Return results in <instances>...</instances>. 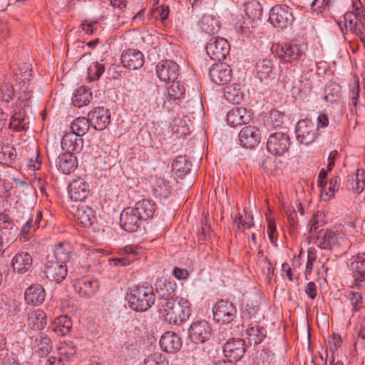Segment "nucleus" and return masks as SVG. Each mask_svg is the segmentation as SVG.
I'll return each instance as SVG.
<instances>
[{
  "label": "nucleus",
  "mask_w": 365,
  "mask_h": 365,
  "mask_svg": "<svg viewBox=\"0 0 365 365\" xmlns=\"http://www.w3.org/2000/svg\"><path fill=\"white\" fill-rule=\"evenodd\" d=\"M32 348L40 357L47 356L52 349L50 338L45 333L40 332L33 340Z\"/></svg>",
  "instance_id": "nucleus-30"
},
{
  "label": "nucleus",
  "mask_w": 365,
  "mask_h": 365,
  "mask_svg": "<svg viewBox=\"0 0 365 365\" xmlns=\"http://www.w3.org/2000/svg\"><path fill=\"white\" fill-rule=\"evenodd\" d=\"M256 314V309L255 306L250 305L248 304L242 305L241 308V318L242 320V326H245V322L250 319L252 316Z\"/></svg>",
  "instance_id": "nucleus-63"
},
{
  "label": "nucleus",
  "mask_w": 365,
  "mask_h": 365,
  "mask_svg": "<svg viewBox=\"0 0 365 365\" xmlns=\"http://www.w3.org/2000/svg\"><path fill=\"white\" fill-rule=\"evenodd\" d=\"M205 50L211 59L221 61L229 54L230 47L226 39L213 37L207 43Z\"/></svg>",
  "instance_id": "nucleus-7"
},
{
  "label": "nucleus",
  "mask_w": 365,
  "mask_h": 365,
  "mask_svg": "<svg viewBox=\"0 0 365 365\" xmlns=\"http://www.w3.org/2000/svg\"><path fill=\"white\" fill-rule=\"evenodd\" d=\"M104 65L98 62L93 63L88 68V79L95 81L100 78L104 72Z\"/></svg>",
  "instance_id": "nucleus-56"
},
{
  "label": "nucleus",
  "mask_w": 365,
  "mask_h": 365,
  "mask_svg": "<svg viewBox=\"0 0 365 365\" xmlns=\"http://www.w3.org/2000/svg\"><path fill=\"white\" fill-rule=\"evenodd\" d=\"M133 208L143 220H146L153 217L157 207L152 200L149 199H143L137 202L135 207Z\"/></svg>",
  "instance_id": "nucleus-34"
},
{
  "label": "nucleus",
  "mask_w": 365,
  "mask_h": 365,
  "mask_svg": "<svg viewBox=\"0 0 365 365\" xmlns=\"http://www.w3.org/2000/svg\"><path fill=\"white\" fill-rule=\"evenodd\" d=\"M309 84V81L307 80L305 82L302 79V76L299 78L294 79L292 81V95L295 97L299 96L302 97L304 93H306L307 87V86Z\"/></svg>",
  "instance_id": "nucleus-57"
},
{
  "label": "nucleus",
  "mask_w": 365,
  "mask_h": 365,
  "mask_svg": "<svg viewBox=\"0 0 365 365\" xmlns=\"http://www.w3.org/2000/svg\"><path fill=\"white\" fill-rule=\"evenodd\" d=\"M346 296L352 306V312H358L360 311L362 304L361 294L357 292L351 291L347 293Z\"/></svg>",
  "instance_id": "nucleus-59"
},
{
  "label": "nucleus",
  "mask_w": 365,
  "mask_h": 365,
  "mask_svg": "<svg viewBox=\"0 0 365 365\" xmlns=\"http://www.w3.org/2000/svg\"><path fill=\"white\" fill-rule=\"evenodd\" d=\"M263 331L264 329L262 328H260L257 325L248 327L247 329V334L248 336L249 341L254 344H260L264 338Z\"/></svg>",
  "instance_id": "nucleus-52"
},
{
  "label": "nucleus",
  "mask_w": 365,
  "mask_h": 365,
  "mask_svg": "<svg viewBox=\"0 0 365 365\" xmlns=\"http://www.w3.org/2000/svg\"><path fill=\"white\" fill-rule=\"evenodd\" d=\"M261 133L259 129L254 125L243 128L239 133L240 144L247 148L256 147L260 142Z\"/></svg>",
  "instance_id": "nucleus-19"
},
{
  "label": "nucleus",
  "mask_w": 365,
  "mask_h": 365,
  "mask_svg": "<svg viewBox=\"0 0 365 365\" xmlns=\"http://www.w3.org/2000/svg\"><path fill=\"white\" fill-rule=\"evenodd\" d=\"M199 26L202 32L213 34L220 30V21L215 16L210 14H205L199 21Z\"/></svg>",
  "instance_id": "nucleus-38"
},
{
  "label": "nucleus",
  "mask_w": 365,
  "mask_h": 365,
  "mask_svg": "<svg viewBox=\"0 0 365 365\" xmlns=\"http://www.w3.org/2000/svg\"><path fill=\"white\" fill-rule=\"evenodd\" d=\"M153 195L159 199H166L170 195L169 182L161 178H155L152 185Z\"/></svg>",
  "instance_id": "nucleus-39"
},
{
  "label": "nucleus",
  "mask_w": 365,
  "mask_h": 365,
  "mask_svg": "<svg viewBox=\"0 0 365 365\" xmlns=\"http://www.w3.org/2000/svg\"><path fill=\"white\" fill-rule=\"evenodd\" d=\"M359 83H354L351 87L350 91V99L351 102L352 107L350 108V112L351 113H356V106L358 104V100L359 97Z\"/></svg>",
  "instance_id": "nucleus-62"
},
{
  "label": "nucleus",
  "mask_w": 365,
  "mask_h": 365,
  "mask_svg": "<svg viewBox=\"0 0 365 365\" xmlns=\"http://www.w3.org/2000/svg\"><path fill=\"white\" fill-rule=\"evenodd\" d=\"M347 187L356 193L362 192L365 187V171L358 168L355 175L348 176Z\"/></svg>",
  "instance_id": "nucleus-36"
},
{
  "label": "nucleus",
  "mask_w": 365,
  "mask_h": 365,
  "mask_svg": "<svg viewBox=\"0 0 365 365\" xmlns=\"http://www.w3.org/2000/svg\"><path fill=\"white\" fill-rule=\"evenodd\" d=\"M191 304L184 298H176L170 302L164 301L158 308L163 319L170 324L181 325L191 314Z\"/></svg>",
  "instance_id": "nucleus-1"
},
{
  "label": "nucleus",
  "mask_w": 365,
  "mask_h": 365,
  "mask_svg": "<svg viewBox=\"0 0 365 365\" xmlns=\"http://www.w3.org/2000/svg\"><path fill=\"white\" fill-rule=\"evenodd\" d=\"M91 125L98 130L105 129L110 122V113L108 109L104 107H97L88 113Z\"/></svg>",
  "instance_id": "nucleus-21"
},
{
  "label": "nucleus",
  "mask_w": 365,
  "mask_h": 365,
  "mask_svg": "<svg viewBox=\"0 0 365 365\" xmlns=\"http://www.w3.org/2000/svg\"><path fill=\"white\" fill-rule=\"evenodd\" d=\"M46 292L40 284H32L28 287L24 293L25 301L28 304L38 306L45 300Z\"/></svg>",
  "instance_id": "nucleus-29"
},
{
  "label": "nucleus",
  "mask_w": 365,
  "mask_h": 365,
  "mask_svg": "<svg viewBox=\"0 0 365 365\" xmlns=\"http://www.w3.org/2000/svg\"><path fill=\"white\" fill-rule=\"evenodd\" d=\"M156 73L161 81L177 80L179 76V66L170 60L162 61L156 66Z\"/></svg>",
  "instance_id": "nucleus-18"
},
{
  "label": "nucleus",
  "mask_w": 365,
  "mask_h": 365,
  "mask_svg": "<svg viewBox=\"0 0 365 365\" xmlns=\"http://www.w3.org/2000/svg\"><path fill=\"white\" fill-rule=\"evenodd\" d=\"M282 122L281 113L276 110H270L264 118V125L267 129L278 128L282 124Z\"/></svg>",
  "instance_id": "nucleus-47"
},
{
  "label": "nucleus",
  "mask_w": 365,
  "mask_h": 365,
  "mask_svg": "<svg viewBox=\"0 0 365 365\" xmlns=\"http://www.w3.org/2000/svg\"><path fill=\"white\" fill-rule=\"evenodd\" d=\"M30 92L26 90L22 91L18 101L16 103V107L20 110H23L29 106L31 99Z\"/></svg>",
  "instance_id": "nucleus-64"
},
{
  "label": "nucleus",
  "mask_w": 365,
  "mask_h": 365,
  "mask_svg": "<svg viewBox=\"0 0 365 365\" xmlns=\"http://www.w3.org/2000/svg\"><path fill=\"white\" fill-rule=\"evenodd\" d=\"M189 338L195 344H203L212 334V327L205 320H198L191 324L188 329Z\"/></svg>",
  "instance_id": "nucleus-8"
},
{
  "label": "nucleus",
  "mask_w": 365,
  "mask_h": 365,
  "mask_svg": "<svg viewBox=\"0 0 365 365\" xmlns=\"http://www.w3.org/2000/svg\"><path fill=\"white\" fill-rule=\"evenodd\" d=\"M235 223L237 225V229L242 232H244L246 229H250L255 225L252 215L246 211H245V216H240L238 219H236Z\"/></svg>",
  "instance_id": "nucleus-54"
},
{
  "label": "nucleus",
  "mask_w": 365,
  "mask_h": 365,
  "mask_svg": "<svg viewBox=\"0 0 365 365\" xmlns=\"http://www.w3.org/2000/svg\"><path fill=\"white\" fill-rule=\"evenodd\" d=\"M58 351L61 356L67 359H72L76 353V345L73 341H64L61 342Z\"/></svg>",
  "instance_id": "nucleus-51"
},
{
  "label": "nucleus",
  "mask_w": 365,
  "mask_h": 365,
  "mask_svg": "<svg viewBox=\"0 0 365 365\" xmlns=\"http://www.w3.org/2000/svg\"><path fill=\"white\" fill-rule=\"evenodd\" d=\"M272 63L269 58L259 59L255 64L256 72L259 78L262 80L267 78L272 70Z\"/></svg>",
  "instance_id": "nucleus-49"
},
{
  "label": "nucleus",
  "mask_w": 365,
  "mask_h": 365,
  "mask_svg": "<svg viewBox=\"0 0 365 365\" xmlns=\"http://www.w3.org/2000/svg\"><path fill=\"white\" fill-rule=\"evenodd\" d=\"M246 15L251 19H259L262 14V5L255 0H250L244 4Z\"/></svg>",
  "instance_id": "nucleus-45"
},
{
  "label": "nucleus",
  "mask_w": 365,
  "mask_h": 365,
  "mask_svg": "<svg viewBox=\"0 0 365 365\" xmlns=\"http://www.w3.org/2000/svg\"><path fill=\"white\" fill-rule=\"evenodd\" d=\"M344 24L341 22H338L340 29L342 34L344 35L346 34L348 27L350 31L358 36L360 40L365 43V27L364 22L360 21L354 19L353 11H347L344 15Z\"/></svg>",
  "instance_id": "nucleus-10"
},
{
  "label": "nucleus",
  "mask_w": 365,
  "mask_h": 365,
  "mask_svg": "<svg viewBox=\"0 0 365 365\" xmlns=\"http://www.w3.org/2000/svg\"><path fill=\"white\" fill-rule=\"evenodd\" d=\"M144 365H169L165 356L160 352L150 353L145 356Z\"/></svg>",
  "instance_id": "nucleus-53"
},
{
  "label": "nucleus",
  "mask_w": 365,
  "mask_h": 365,
  "mask_svg": "<svg viewBox=\"0 0 365 365\" xmlns=\"http://www.w3.org/2000/svg\"><path fill=\"white\" fill-rule=\"evenodd\" d=\"M351 269L357 275H361V279L365 277V252L357 254L351 262Z\"/></svg>",
  "instance_id": "nucleus-50"
},
{
  "label": "nucleus",
  "mask_w": 365,
  "mask_h": 365,
  "mask_svg": "<svg viewBox=\"0 0 365 365\" xmlns=\"http://www.w3.org/2000/svg\"><path fill=\"white\" fill-rule=\"evenodd\" d=\"M341 179L336 175L329 180L328 184L326 182L324 186L321 188V199L323 201H329L334 197V194L339 189Z\"/></svg>",
  "instance_id": "nucleus-37"
},
{
  "label": "nucleus",
  "mask_w": 365,
  "mask_h": 365,
  "mask_svg": "<svg viewBox=\"0 0 365 365\" xmlns=\"http://www.w3.org/2000/svg\"><path fill=\"white\" fill-rule=\"evenodd\" d=\"M190 163L183 156H178L172 164L173 170L180 175H185L190 169Z\"/></svg>",
  "instance_id": "nucleus-55"
},
{
  "label": "nucleus",
  "mask_w": 365,
  "mask_h": 365,
  "mask_svg": "<svg viewBox=\"0 0 365 365\" xmlns=\"http://www.w3.org/2000/svg\"><path fill=\"white\" fill-rule=\"evenodd\" d=\"M73 323L70 317L66 315L57 317L51 324L52 331L58 336H65L70 333Z\"/></svg>",
  "instance_id": "nucleus-32"
},
{
  "label": "nucleus",
  "mask_w": 365,
  "mask_h": 365,
  "mask_svg": "<svg viewBox=\"0 0 365 365\" xmlns=\"http://www.w3.org/2000/svg\"><path fill=\"white\" fill-rule=\"evenodd\" d=\"M31 65L27 63L14 65L13 72L16 79L21 81L29 80L31 76Z\"/></svg>",
  "instance_id": "nucleus-46"
},
{
  "label": "nucleus",
  "mask_w": 365,
  "mask_h": 365,
  "mask_svg": "<svg viewBox=\"0 0 365 365\" xmlns=\"http://www.w3.org/2000/svg\"><path fill=\"white\" fill-rule=\"evenodd\" d=\"M305 50L304 45L291 41L282 45L277 53L279 58L284 61L292 63L300 60L305 54Z\"/></svg>",
  "instance_id": "nucleus-11"
},
{
  "label": "nucleus",
  "mask_w": 365,
  "mask_h": 365,
  "mask_svg": "<svg viewBox=\"0 0 365 365\" xmlns=\"http://www.w3.org/2000/svg\"><path fill=\"white\" fill-rule=\"evenodd\" d=\"M182 344L180 336L173 331L165 332L160 339L161 349L169 354L178 352L181 349Z\"/></svg>",
  "instance_id": "nucleus-24"
},
{
  "label": "nucleus",
  "mask_w": 365,
  "mask_h": 365,
  "mask_svg": "<svg viewBox=\"0 0 365 365\" xmlns=\"http://www.w3.org/2000/svg\"><path fill=\"white\" fill-rule=\"evenodd\" d=\"M347 235L344 225L338 224L329 229H322L317 232L316 244L323 250H332L341 246Z\"/></svg>",
  "instance_id": "nucleus-3"
},
{
  "label": "nucleus",
  "mask_w": 365,
  "mask_h": 365,
  "mask_svg": "<svg viewBox=\"0 0 365 365\" xmlns=\"http://www.w3.org/2000/svg\"><path fill=\"white\" fill-rule=\"evenodd\" d=\"M225 97L234 104L239 103L243 98V93L237 85L232 84L225 88Z\"/></svg>",
  "instance_id": "nucleus-48"
},
{
  "label": "nucleus",
  "mask_w": 365,
  "mask_h": 365,
  "mask_svg": "<svg viewBox=\"0 0 365 365\" xmlns=\"http://www.w3.org/2000/svg\"><path fill=\"white\" fill-rule=\"evenodd\" d=\"M143 220L133 207H127L120 214V225L126 232H133L138 230Z\"/></svg>",
  "instance_id": "nucleus-15"
},
{
  "label": "nucleus",
  "mask_w": 365,
  "mask_h": 365,
  "mask_svg": "<svg viewBox=\"0 0 365 365\" xmlns=\"http://www.w3.org/2000/svg\"><path fill=\"white\" fill-rule=\"evenodd\" d=\"M55 261L66 264L71 257V247L68 242H58L53 249Z\"/></svg>",
  "instance_id": "nucleus-40"
},
{
  "label": "nucleus",
  "mask_w": 365,
  "mask_h": 365,
  "mask_svg": "<svg viewBox=\"0 0 365 365\" xmlns=\"http://www.w3.org/2000/svg\"><path fill=\"white\" fill-rule=\"evenodd\" d=\"M175 284L167 280H160L156 284V292L158 294V308L160 307L164 301L174 300Z\"/></svg>",
  "instance_id": "nucleus-28"
},
{
  "label": "nucleus",
  "mask_w": 365,
  "mask_h": 365,
  "mask_svg": "<svg viewBox=\"0 0 365 365\" xmlns=\"http://www.w3.org/2000/svg\"><path fill=\"white\" fill-rule=\"evenodd\" d=\"M269 20L274 27L283 29L292 26L294 18L289 7L276 5L269 11Z\"/></svg>",
  "instance_id": "nucleus-4"
},
{
  "label": "nucleus",
  "mask_w": 365,
  "mask_h": 365,
  "mask_svg": "<svg viewBox=\"0 0 365 365\" xmlns=\"http://www.w3.org/2000/svg\"><path fill=\"white\" fill-rule=\"evenodd\" d=\"M127 300L132 309L143 312L154 304L155 295L151 287L135 286L127 294Z\"/></svg>",
  "instance_id": "nucleus-2"
},
{
  "label": "nucleus",
  "mask_w": 365,
  "mask_h": 365,
  "mask_svg": "<svg viewBox=\"0 0 365 365\" xmlns=\"http://www.w3.org/2000/svg\"><path fill=\"white\" fill-rule=\"evenodd\" d=\"M47 325V315L40 309L29 311L26 317V326L29 332L43 330Z\"/></svg>",
  "instance_id": "nucleus-22"
},
{
  "label": "nucleus",
  "mask_w": 365,
  "mask_h": 365,
  "mask_svg": "<svg viewBox=\"0 0 365 365\" xmlns=\"http://www.w3.org/2000/svg\"><path fill=\"white\" fill-rule=\"evenodd\" d=\"M122 256L119 257H113L110 259L115 266H127L130 264L135 260V256L138 254V250L134 247L128 245L120 251Z\"/></svg>",
  "instance_id": "nucleus-33"
},
{
  "label": "nucleus",
  "mask_w": 365,
  "mask_h": 365,
  "mask_svg": "<svg viewBox=\"0 0 365 365\" xmlns=\"http://www.w3.org/2000/svg\"><path fill=\"white\" fill-rule=\"evenodd\" d=\"M74 287L76 291L82 297H91L93 296L99 287L97 279L91 277H84L78 279Z\"/></svg>",
  "instance_id": "nucleus-23"
},
{
  "label": "nucleus",
  "mask_w": 365,
  "mask_h": 365,
  "mask_svg": "<svg viewBox=\"0 0 365 365\" xmlns=\"http://www.w3.org/2000/svg\"><path fill=\"white\" fill-rule=\"evenodd\" d=\"M33 259L31 255L27 252L21 251L16 253L11 260V267L15 272L24 274L31 267Z\"/></svg>",
  "instance_id": "nucleus-26"
},
{
  "label": "nucleus",
  "mask_w": 365,
  "mask_h": 365,
  "mask_svg": "<svg viewBox=\"0 0 365 365\" xmlns=\"http://www.w3.org/2000/svg\"><path fill=\"white\" fill-rule=\"evenodd\" d=\"M150 15L151 17L160 19L161 21L167 19L169 15V9L167 6H158L151 10Z\"/></svg>",
  "instance_id": "nucleus-61"
},
{
  "label": "nucleus",
  "mask_w": 365,
  "mask_h": 365,
  "mask_svg": "<svg viewBox=\"0 0 365 365\" xmlns=\"http://www.w3.org/2000/svg\"><path fill=\"white\" fill-rule=\"evenodd\" d=\"M44 272L47 279L58 284L62 282L68 274L67 267L65 264L60 263L48 257L45 262Z\"/></svg>",
  "instance_id": "nucleus-13"
},
{
  "label": "nucleus",
  "mask_w": 365,
  "mask_h": 365,
  "mask_svg": "<svg viewBox=\"0 0 365 365\" xmlns=\"http://www.w3.org/2000/svg\"><path fill=\"white\" fill-rule=\"evenodd\" d=\"M172 84L167 88L168 101L170 104H178L181 98L184 97L185 88L180 81H172Z\"/></svg>",
  "instance_id": "nucleus-35"
},
{
  "label": "nucleus",
  "mask_w": 365,
  "mask_h": 365,
  "mask_svg": "<svg viewBox=\"0 0 365 365\" xmlns=\"http://www.w3.org/2000/svg\"><path fill=\"white\" fill-rule=\"evenodd\" d=\"M90 192L88 183L82 178H74L68 186L69 197L73 201L83 202Z\"/></svg>",
  "instance_id": "nucleus-14"
},
{
  "label": "nucleus",
  "mask_w": 365,
  "mask_h": 365,
  "mask_svg": "<svg viewBox=\"0 0 365 365\" xmlns=\"http://www.w3.org/2000/svg\"><path fill=\"white\" fill-rule=\"evenodd\" d=\"M251 120V115L245 108H232L227 114V122L232 127L242 124H248Z\"/></svg>",
  "instance_id": "nucleus-25"
},
{
  "label": "nucleus",
  "mask_w": 365,
  "mask_h": 365,
  "mask_svg": "<svg viewBox=\"0 0 365 365\" xmlns=\"http://www.w3.org/2000/svg\"><path fill=\"white\" fill-rule=\"evenodd\" d=\"M290 145V138L287 133L275 132L269 135L267 149L272 155H282L289 150Z\"/></svg>",
  "instance_id": "nucleus-5"
},
{
  "label": "nucleus",
  "mask_w": 365,
  "mask_h": 365,
  "mask_svg": "<svg viewBox=\"0 0 365 365\" xmlns=\"http://www.w3.org/2000/svg\"><path fill=\"white\" fill-rule=\"evenodd\" d=\"M91 125V122H90L89 117H78L71 123V132L78 134V135L82 137L87 133Z\"/></svg>",
  "instance_id": "nucleus-43"
},
{
  "label": "nucleus",
  "mask_w": 365,
  "mask_h": 365,
  "mask_svg": "<svg viewBox=\"0 0 365 365\" xmlns=\"http://www.w3.org/2000/svg\"><path fill=\"white\" fill-rule=\"evenodd\" d=\"M120 61L123 66L129 70L139 69L145 63L143 53L133 48L125 50L122 53Z\"/></svg>",
  "instance_id": "nucleus-20"
},
{
  "label": "nucleus",
  "mask_w": 365,
  "mask_h": 365,
  "mask_svg": "<svg viewBox=\"0 0 365 365\" xmlns=\"http://www.w3.org/2000/svg\"><path fill=\"white\" fill-rule=\"evenodd\" d=\"M211 81L217 85H225L232 78L230 66L225 63L213 64L209 70Z\"/></svg>",
  "instance_id": "nucleus-17"
},
{
  "label": "nucleus",
  "mask_w": 365,
  "mask_h": 365,
  "mask_svg": "<svg viewBox=\"0 0 365 365\" xmlns=\"http://www.w3.org/2000/svg\"><path fill=\"white\" fill-rule=\"evenodd\" d=\"M295 133L297 141L306 145L312 143L318 136L316 125L309 119L300 120L297 123Z\"/></svg>",
  "instance_id": "nucleus-6"
},
{
  "label": "nucleus",
  "mask_w": 365,
  "mask_h": 365,
  "mask_svg": "<svg viewBox=\"0 0 365 365\" xmlns=\"http://www.w3.org/2000/svg\"><path fill=\"white\" fill-rule=\"evenodd\" d=\"M224 356L229 361L234 362L240 361L245 353V343L243 339L232 338L229 339L223 345Z\"/></svg>",
  "instance_id": "nucleus-12"
},
{
  "label": "nucleus",
  "mask_w": 365,
  "mask_h": 365,
  "mask_svg": "<svg viewBox=\"0 0 365 365\" xmlns=\"http://www.w3.org/2000/svg\"><path fill=\"white\" fill-rule=\"evenodd\" d=\"M77 166L78 160L74 153L66 152L58 158V168L63 174H70L77 168Z\"/></svg>",
  "instance_id": "nucleus-31"
},
{
  "label": "nucleus",
  "mask_w": 365,
  "mask_h": 365,
  "mask_svg": "<svg viewBox=\"0 0 365 365\" xmlns=\"http://www.w3.org/2000/svg\"><path fill=\"white\" fill-rule=\"evenodd\" d=\"M325 222L324 215L321 211H317L314 213L312 217L309 222V232L317 230L319 227L322 226Z\"/></svg>",
  "instance_id": "nucleus-58"
},
{
  "label": "nucleus",
  "mask_w": 365,
  "mask_h": 365,
  "mask_svg": "<svg viewBox=\"0 0 365 365\" xmlns=\"http://www.w3.org/2000/svg\"><path fill=\"white\" fill-rule=\"evenodd\" d=\"M212 312L216 320L229 324L234 321L237 310L232 302L221 299L215 304Z\"/></svg>",
  "instance_id": "nucleus-9"
},
{
  "label": "nucleus",
  "mask_w": 365,
  "mask_h": 365,
  "mask_svg": "<svg viewBox=\"0 0 365 365\" xmlns=\"http://www.w3.org/2000/svg\"><path fill=\"white\" fill-rule=\"evenodd\" d=\"M42 220V213L39 210H33L29 218L23 225L19 235L21 242H26L34 235V232L39 227Z\"/></svg>",
  "instance_id": "nucleus-16"
},
{
  "label": "nucleus",
  "mask_w": 365,
  "mask_h": 365,
  "mask_svg": "<svg viewBox=\"0 0 365 365\" xmlns=\"http://www.w3.org/2000/svg\"><path fill=\"white\" fill-rule=\"evenodd\" d=\"M325 100L327 101L333 102L340 96V86L338 84H331L326 87Z\"/></svg>",
  "instance_id": "nucleus-60"
},
{
  "label": "nucleus",
  "mask_w": 365,
  "mask_h": 365,
  "mask_svg": "<svg viewBox=\"0 0 365 365\" xmlns=\"http://www.w3.org/2000/svg\"><path fill=\"white\" fill-rule=\"evenodd\" d=\"M29 119L26 116L25 111L19 110L15 112L11 118L9 128H14L16 131L26 130L29 128Z\"/></svg>",
  "instance_id": "nucleus-41"
},
{
  "label": "nucleus",
  "mask_w": 365,
  "mask_h": 365,
  "mask_svg": "<svg viewBox=\"0 0 365 365\" xmlns=\"http://www.w3.org/2000/svg\"><path fill=\"white\" fill-rule=\"evenodd\" d=\"M83 147L82 137L72 132L66 133L61 139V148L66 152L79 153Z\"/></svg>",
  "instance_id": "nucleus-27"
},
{
  "label": "nucleus",
  "mask_w": 365,
  "mask_h": 365,
  "mask_svg": "<svg viewBox=\"0 0 365 365\" xmlns=\"http://www.w3.org/2000/svg\"><path fill=\"white\" fill-rule=\"evenodd\" d=\"M92 99V93L84 87L78 88L72 98V102L76 107L88 105Z\"/></svg>",
  "instance_id": "nucleus-44"
},
{
  "label": "nucleus",
  "mask_w": 365,
  "mask_h": 365,
  "mask_svg": "<svg viewBox=\"0 0 365 365\" xmlns=\"http://www.w3.org/2000/svg\"><path fill=\"white\" fill-rule=\"evenodd\" d=\"M75 216L80 224L84 227L91 226L94 220V215L93 210L85 205L78 207Z\"/></svg>",
  "instance_id": "nucleus-42"
}]
</instances>
